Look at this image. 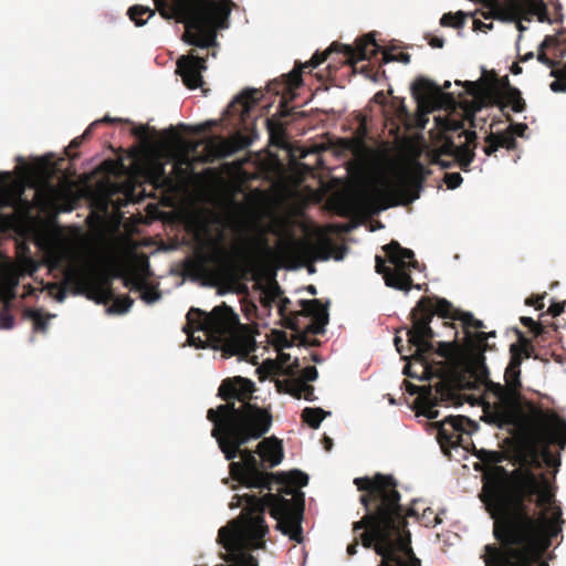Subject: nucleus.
I'll return each mask as SVG.
<instances>
[{
  "mask_svg": "<svg viewBox=\"0 0 566 566\" xmlns=\"http://www.w3.org/2000/svg\"><path fill=\"white\" fill-rule=\"evenodd\" d=\"M380 48L376 43L375 38L371 34H366L356 41V45H347L338 42H333L329 48L319 53L316 52L312 59L305 63L296 62L294 69L282 75L281 80H274L269 84V88L276 95H282L280 101L281 115L287 116L290 113L285 111L289 102L295 98L294 91L300 87L303 83L302 73L305 70H313L319 64L325 62L329 54L342 53L345 57L344 63L355 65L358 61L371 60L375 57Z\"/></svg>",
  "mask_w": 566,
  "mask_h": 566,
  "instance_id": "obj_8",
  "label": "nucleus"
},
{
  "mask_svg": "<svg viewBox=\"0 0 566 566\" xmlns=\"http://www.w3.org/2000/svg\"><path fill=\"white\" fill-rule=\"evenodd\" d=\"M256 453L266 468L279 465L284 458L282 442L275 437L264 438L260 441L256 447Z\"/></svg>",
  "mask_w": 566,
  "mask_h": 566,
  "instance_id": "obj_24",
  "label": "nucleus"
},
{
  "mask_svg": "<svg viewBox=\"0 0 566 566\" xmlns=\"http://www.w3.org/2000/svg\"><path fill=\"white\" fill-rule=\"evenodd\" d=\"M303 396L302 398H304L305 400L307 401H314L316 400V396L314 394V387L310 384H306L305 387H303Z\"/></svg>",
  "mask_w": 566,
  "mask_h": 566,
  "instance_id": "obj_61",
  "label": "nucleus"
},
{
  "mask_svg": "<svg viewBox=\"0 0 566 566\" xmlns=\"http://www.w3.org/2000/svg\"><path fill=\"white\" fill-rule=\"evenodd\" d=\"M480 379L478 375H469L474 387L483 386L485 392L495 400L485 406L484 412L490 422L499 428L516 427L521 429L534 452V459L539 467L538 451L545 460L552 457L549 447L556 444L566 448V420L553 410H544L533 403L528 405V413L521 407V357H511L505 368V385L494 382L489 377Z\"/></svg>",
  "mask_w": 566,
  "mask_h": 566,
  "instance_id": "obj_3",
  "label": "nucleus"
},
{
  "mask_svg": "<svg viewBox=\"0 0 566 566\" xmlns=\"http://www.w3.org/2000/svg\"><path fill=\"white\" fill-rule=\"evenodd\" d=\"M18 284V281H14L6 291L3 303L8 302V307H11L12 301L15 298V286Z\"/></svg>",
  "mask_w": 566,
  "mask_h": 566,
  "instance_id": "obj_59",
  "label": "nucleus"
},
{
  "mask_svg": "<svg viewBox=\"0 0 566 566\" xmlns=\"http://www.w3.org/2000/svg\"><path fill=\"white\" fill-rule=\"evenodd\" d=\"M67 277L90 286L97 295L98 303L113 301L112 306L108 308L111 313L124 314L128 312L134 304L133 298L128 295L115 296L111 277L106 274L99 273L93 276L87 273L76 271L69 273Z\"/></svg>",
  "mask_w": 566,
  "mask_h": 566,
  "instance_id": "obj_14",
  "label": "nucleus"
},
{
  "mask_svg": "<svg viewBox=\"0 0 566 566\" xmlns=\"http://www.w3.org/2000/svg\"><path fill=\"white\" fill-rule=\"evenodd\" d=\"M446 325L454 329V339L452 342H438L437 348L433 346V349L431 352L423 353L422 355H419L417 349H415V354L412 355V357L421 363L424 370L428 369L427 355H430L433 352H436L438 356L444 359H450L461 349V345L459 344L458 339L459 332L455 328L454 323H446ZM413 347L417 348V346Z\"/></svg>",
  "mask_w": 566,
  "mask_h": 566,
  "instance_id": "obj_25",
  "label": "nucleus"
},
{
  "mask_svg": "<svg viewBox=\"0 0 566 566\" xmlns=\"http://www.w3.org/2000/svg\"><path fill=\"white\" fill-rule=\"evenodd\" d=\"M297 304L300 310L290 311L291 300L284 295L281 296L277 303V312L283 321V326L292 331H298L301 318L311 317L312 322L306 326V332L312 334L324 333V327L328 324V312L321 300H300Z\"/></svg>",
  "mask_w": 566,
  "mask_h": 566,
  "instance_id": "obj_13",
  "label": "nucleus"
},
{
  "mask_svg": "<svg viewBox=\"0 0 566 566\" xmlns=\"http://www.w3.org/2000/svg\"><path fill=\"white\" fill-rule=\"evenodd\" d=\"M403 384L406 386V390L410 395H418V403L421 402V394L423 392V390L434 389V386H417L408 380H405Z\"/></svg>",
  "mask_w": 566,
  "mask_h": 566,
  "instance_id": "obj_50",
  "label": "nucleus"
},
{
  "mask_svg": "<svg viewBox=\"0 0 566 566\" xmlns=\"http://www.w3.org/2000/svg\"><path fill=\"white\" fill-rule=\"evenodd\" d=\"M297 334L293 336V338H290L287 334L284 331H273V344L274 346L281 350L283 348H290L293 346L294 340H298L300 345H307V334L306 328L302 331L300 327L298 331H295Z\"/></svg>",
  "mask_w": 566,
  "mask_h": 566,
  "instance_id": "obj_30",
  "label": "nucleus"
},
{
  "mask_svg": "<svg viewBox=\"0 0 566 566\" xmlns=\"http://www.w3.org/2000/svg\"><path fill=\"white\" fill-rule=\"evenodd\" d=\"M520 322L525 326L528 327L531 333H533L534 337L544 339V334L547 332L546 327L543 326L541 323L535 322L532 317L528 316H522L520 318Z\"/></svg>",
  "mask_w": 566,
  "mask_h": 566,
  "instance_id": "obj_38",
  "label": "nucleus"
},
{
  "mask_svg": "<svg viewBox=\"0 0 566 566\" xmlns=\"http://www.w3.org/2000/svg\"><path fill=\"white\" fill-rule=\"evenodd\" d=\"M463 86L467 93L474 97L479 96L482 91V86L479 82L467 81L463 83Z\"/></svg>",
  "mask_w": 566,
  "mask_h": 566,
  "instance_id": "obj_55",
  "label": "nucleus"
},
{
  "mask_svg": "<svg viewBox=\"0 0 566 566\" xmlns=\"http://www.w3.org/2000/svg\"><path fill=\"white\" fill-rule=\"evenodd\" d=\"M467 14L462 11H458L455 13L449 12L444 13L440 19V24L442 27H451L455 29H460L465 23Z\"/></svg>",
  "mask_w": 566,
  "mask_h": 566,
  "instance_id": "obj_36",
  "label": "nucleus"
},
{
  "mask_svg": "<svg viewBox=\"0 0 566 566\" xmlns=\"http://www.w3.org/2000/svg\"><path fill=\"white\" fill-rule=\"evenodd\" d=\"M559 44H560V42L557 36L546 35L544 38V40L542 41V43L539 44V46H541V49L554 50L553 55L555 57H562L563 53L559 49Z\"/></svg>",
  "mask_w": 566,
  "mask_h": 566,
  "instance_id": "obj_41",
  "label": "nucleus"
},
{
  "mask_svg": "<svg viewBox=\"0 0 566 566\" xmlns=\"http://www.w3.org/2000/svg\"><path fill=\"white\" fill-rule=\"evenodd\" d=\"M509 497H500L496 485H489L490 495L497 501L502 516H495L493 535L501 544L485 546V566H532L538 551L551 545V538L559 532L546 511L528 514L524 510L523 500L531 492L516 481L512 485Z\"/></svg>",
  "mask_w": 566,
  "mask_h": 566,
  "instance_id": "obj_4",
  "label": "nucleus"
},
{
  "mask_svg": "<svg viewBox=\"0 0 566 566\" xmlns=\"http://www.w3.org/2000/svg\"><path fill=\"white\" fill-rule=\"evenodd\" d=\"M507 122H510V126L506 130L513 134V136L524 137L525 132L528 129L527 125L524 123H513L512 116L510 114H504Z\"/></svg>",
  "mask_w": 566,
  "mask_h": 566,
  "instance_id": "obj_45",
  "label": "nucleus"
},
{
  "mask_svg": "<svg viewBox=\"0 0 566 566\" xmlns=\"http://www.w3.org/2000/svg\"><path fill=\"white\" fill-rule=\"evenodd\" d=\"M457 151V145L451 138H446L440 148L437 151L439 156H449L454 158Z\"/></svg>",
  "mask_w": 566,
  "mask_h": 566,
  "instance_id": "obj_47",
  "label": "nucleus"
},
{
  "mask_svg": "<svg viewBox=\"0 0 566 566\" xmlns=\"http://www.w3.org/2000/svg\"><path fill=\"white\" fill-rule=\"evenodd\" d=\"M386 258L392 268L386 265V260L376 255L375 269L382 275L385 284L395 290L409 292L412 287L420 290V284H413L411 270L418 268L412 250L402 248L398 241H390L382 247Z\"/></svg>",
  "mask_w": 566,
  "mask_h": 566,
  "instance_id": "obj_12",
  "label": "nucleus"
},
{
  "mask_svg": "<svg viewBox=\"0 0 566 566\" xmlns=\"http://www.w3.org/2000/svg\"><path fill=\"white\" fill-rule=\"evenodd\" d=\"M190 345L205 348L208 344L227 356L247 357L254 350V338L240 324L239 316L227 304L210 313L191 307L182 327Z\"/></svg>",
  "mask_w": 566,
  "mask_h": 566,
  "instance_id": "obj_7",
  "label": "nucleus"
},
{
  "mask_svg": "<svg viewBox=\"0 0 566 566\" xmlns=\"http://www.w3.org/2000/svg\"><path fill=\"white\" fill-rule=\"evenodd\" d=\"M256 523L242 526L239 522H229L219 530L218 543L229 552L226 559L232 562L231 566H259L249 552L264 547L269 527L260 518Z\"/></svg>",
  "mask_w": 566,
  "mask_h": 566,
  "instance_id": "obj_10",
  "label": "nucleus"
},
{
  "mask_svg": "<svg viewBox=\"0 0 566 566\" xmlns=\"http://www.w3.org/2000/svg\"><path fill=\"white\" fill-rule=\"evenodd\" d=\"M354 484L364 492L359 502L365 515L353 523V533L360 531L361 545L381 557L378 566H421L407 530V517L415 516L416 512L400 504L401 495L394 476L376 473L373 478H356Z\"/></svg>",
  "mask_w": 566,
  "mask_h": 566,
  "instance_id": "obj_2",
  "label": "nucleus"
},
{
  "mask_svg": "<svg viewBox=\"0 0 566 566\" xmlns=\"http://www.w3.org/2000/svg\"><path fill=\"white\" fill-rule=\"evenodd\" d=\"M359 543H361L360 533L355 535L353 542L347 546V554L354 556L357 553Z\"/></svg>",
  "mask_w": 566,
  "mask_h": 566,
  "instance_id": "obj_60",
  "label": "nucleus"
},
{
  "mask_svg": "<svg viewBox=\"0 0 566 566\" xmlns=\"http://www.w3.org/2000/svg\"><path fill=\"white\" fill-rule=\"evenodd\" d=\"M124 285L130 290H142L144 287V282L140 276L136 273L124 276L123 279Z\"/></svg>",
  "mask_w": 566,
  "mask_h": 566,
  "instance_id": "obj_48",
  "label": "nucleus"
},
{
  "mask_svg": "<svg viewBox=\"0 0 566 566\" xmlns=\"http://www.w3.org/2000/svg\"><path fill=\"white\" fill-rule=\"evenodd\" d=\"M455 321H460L462 326H463V329H464V333H465V342L468 340V333H471L470 332V328L472 327L473 328V323L475 321V317L472 315V313L470 312H463V311H459L458 315L455 316Z\"/></svg>",
  "mask_w": 566,
  "mask_h": 566,
  "instance_id": "obj_43",
  "label": "nucleus"
},
{
  "mask_svg": "<svg viewBox=\"0 0 566 566\" xmlns=\"http://www.w3.org/2000/svg\"><path fill=\"white\" fill-rule=\"evenodd\" d=\"M306 382L304 380L294 379L287 384L286 392L296 399H301L303 396V387Z\"/></svg>",
  "mask_w": 566,
  "mask_h": 566,
  "instance_id": "obj_46",
  "label": "nucleus"
},
{
  "mask_svg": "<svg viewBox=\"0 0 566 566\" xmlns=\"http://www.w3.org/2000/svg\"><path fill=\"white\" fill-rule=\"evenodd\" d=\"M495 332H475L468 333V340L464 342L467 354L465 371L469 375H478L480 379H485L488 366L485 364L484 353L490 349L488 339L495 337Z\"/></svg>",
  "mask_w": 566,
  "mask_h": 566,
  "instance_id": "obj_16",
  "label": "nucleus"
},
{
  "mask_svg": "<svg viewBox=\"0 0 566 566\" xmlns=\"http://www.w3.org/2000/svg\"><path fill=\"white\" fill-rule=\"evenodd\" d=\"M366 134H367L366 124L360 123L357 128L358 137L355 139L348 140L347 147L353 151H357L358 149H360L364 146V138H365Z\"/></svg>",
  "mask_w": 566,
  "mask_h": 566,
  "instance_id": "obj_42",
  "label": "nucleus"
},
{
  "mask_svg": "<svg viewBox=\"0 0 566 566\" xmlns=\"http://www.w3.org/2000/svg\"><path fill=\"white\" fill-rule=\"evenodd\" d=\"M492 98L493 104L500 107L503 115L506 114L504 111L507 107H511L514 113H522L526 109L521 91L510 84L507 76L504 77L501 88H494Z\"/></svg>",
  "mask_w": 566,
  "mask_h": 566,
  "instance_id": "obj_23",
  "label": "nucleus"
},
{
  "mask_svg": "<svg viewBox=\"0 0 566 566\" xmlns=\"http://www.w3.org/2000/svg\"><path fill=\"white\" fill-rule=\"evenodd\" d=\"M116 122H122V119H120V118H112V117H109V116H105L104 118H102V119H99V120H95V122H93V123H92V124H91V125H90V126L84 130V133H83L81 136L75 137V138L71 142V144L69 145V148L66 149V154H67L69 158H70L71 160H74V159H76V158L78 157V155H77V154L72 155L69 150H70V149H74V148H78V147L83 144V142H84L85 139H88V138L92 136L93 130H94V128H95L96 126H98L101 123H116Z\"/></svg>",
  "mask_w": 566,
  "mask_h": 566,
  "instance_id": "obj_31",
  "label": "nucleus"
},
{
  "mask_svg": "<svg viewBox=\"0 0 566 566\" xmlns=\"http://www.w3.org/2000/svg\"><path fill=\"white\" fill-rule=\"evenodd\" d=\"M565 305H566V301L565 302H553L547 310V314L553 317H557L564 312Z\"/></svg>",
  "mask_w": 566,
  "mask_h": 566,
  "instance_id": "obj_56",
  "label": "nucleus"
},
{
  "mask_svg": "<svg viewBox=\"0 0 566 566\" xmlns=\"http://www.w3.org/2000/svg\"><path fill=\"white\" fill-rule=\"evenodd\" d=\"M485 144L483 151L486 156L493 155L501 147L506 148L507 150H513L517 146L515 137L509 130L497 134L490 133L485 137Z\"/></svg>",
  "mask_w": 566,
  "mask_h": 566,
  "instance_id": "obj_28",
  "label": "nucleus"
},
{
  "mask_svg": "<svg viewBox=\"0 0 566 566\" xmlns=\"http://www.w3.org/2000/svg\"><path fill=\"white\" fill-rule=\"evenodd\" d=\"M546 49H541V46H538V52H537V60L545 64L546 66L551 67V70L560 61V60H556V57H549L547 54H546Z\"/></svg>",
  "mask_w": 566,
  "mask_h": 566,
  "instance_id": "obj_53",
  "label": "nucleus"
},
{
  "mask_svg": "<svg viewBox=\"0 0 566 566\" xmlns=\"http://www.w3.org/2000/svg\"><path fill=\"white\" fill-rule=\"evenodd\" d=\"M461 135H464L465 143L460 146L457 145L454 160L463 171H469L475 157L474 149L478 147V135L474 130H463Z\"/></svg>",
  "mask_w": 566,
  "mask_h": 566,
  "instance_id": "obj_26",
  "label": "nucleus"
},
{
  "mask_svg": "<svg viewBox=\"0 0 566 566\" xmlns=\"http://www.w3.org/2000/svg\"><path fill=\"white\" fill-rule=\"evenodd\" d=\"M409 180L400 178L395 182H387L384 187L375 188L373 192L363 196L364 203L375 210L380 211L402 202L408 193Z\"/></svg>",
  "mask_w": 566,
  "mask_h": 566,
  "instance_id": "obj_17",
  "label": "nucleus"
},
{
  "mask_svg": "<svg viewBox=\"0 0 566 566\" xmlns=\"http://www.w3.org/2000/svg\"><path fill=\"white\" fill-rule=\"evenodd\" d=\"M429 44L432 48L442 49L443 45H444V39L439 38V36H431L430 40H429Z\"/></svg>",
  "mask_w": 566,
  "mask_h": 566,
  "instance_id": "obj_64",
  "label": "nucleus"
},
{
  "mask_svg": "<svg viewBox=\"0 0 566 566\" xmlns=\"http://www.w3.org/2000/svg\"><path fill=\"white\" fill-rule=\"evenodd\" d=\"M546 295V292L543 294L532 295L525 300V305L534 306L537 311H541L544 308V298Z\"/></svg>",
  "mask_w": 566,
  "mask_h": 566,
  "instance_id": "obj_52",
  "label": "nucleus"
},
{
  "mask_svg": "<svg viewBox=\"0 0 566 566\" xmlns=\"http://www.w3.org/2000/svg\"><path fill=\"white\" fill-rule=\"evenodd\" d=\"M411 93L418 103H426L440 96L441 88L428 78L418 77L411 84Z\"/></svg>",
  "mask_w": 566,
  "mask_h": 566,
  "instance_id": "obj_27",
  "label": "nucleus"
},
{
  "mask_svg": "<svg viewBox=\"0 0 566 566\" xmlns=\"http://www.w3.org/2000/svg\"><path fill=\"white\" fill-rule=\"evenodd\" d=\"M457 392L452 382L448 379L440 378L434 389L423 390L421 394V402H419V413L428 419H436L439 411L436 409L442 402H451L455 399Z\"/></svg>",
  "mask_w": 566,
  "mask_h": 566,
  "instance_id": "obj_18",
  "label": "nucleus"
},
{
  "mask_svg": "<svg viewBox=\"0 0 566 566\" xmlns=\"http://www.w3.org/2000/svg\"><path fill=\"white\" fill-rule=\"evenodd\" d=\"M201 264H212L219 269H229L233 263V255L222 243V238L208 239L197 252Z\"/></svg>",
  "mask_w": 566,
  "mask_h": 566,
  "instance_id": "obj_21",
  "label": "nucleus"
},
{
  "mask_svg": "<svg viewBox=\"0 0 566 566\" xmlns=\"http://www.w3.org/2000/svg\"><path fill=\"white\" fill-rule=\"evenodd\" d=\"M10 308L8 307V302H4L0 308L1 329H11L14 326V316L10 313Z\"/></svg>",
  "mask_w": 566,
  "mask_h": 566,
  "instance_id": "obj_40",
  "label": "nucleus"
},
{
  "mask_svg": "<svg viewBox=\"0 0 566 566\" xmlns=\"http://www.w3.org/2000/svg\"><path fill=\"white\" fill-rule=\"evenodd\" d=\"M254 137H256L255 133L253 136H248L241 132L234 133L229 138L221 136L210 137L206 144V151L208 157H211V160L228 158L248 148Z\"/></svg>",
  "mask_w": 566,
  "mask_h": 566,
  "instance_id": "obj_19",
  "label": "nucleus"
},
{
  "mask_svg": "<svg viewBox=\"0 0 566 566\" xmlns=\"http://www.w3.org/2000/svg\"><path fill=\"white\" fill-rule=\"evenodd\" d=\"M410 60H411V56L408 53L400 52L398 54H394L389 51L382 52V62L384 63H389V62L396 61V62H400L403 64H409Z\"/></svg>",
  "mask_w": 566,
  "mask_h": 566,
  "instance_id": "obj_44",
  "label": "nucleus"
},
{
  "mask_svg": "<svg viewBox=\"0 0 566 566\" xmlns=\"http://www.w3.org/2000/svg\"><path fill=\"white\" fill-rule=\"evenodd\" d=\"M263 304L265 306H271V303H275L280 301L281 296L283 295V290L277 284V282H274L264 293Z\"/></svg>",
  "mask_w": 566,
  "mask_h": 566,
  "instance_id": "obj_39",
  "label": "nucleus"
},
{
  "mask_svg": "<svg viewBox=\"0 0 566 566\" xmlns=\"http://www.w3.org/2000/svg\"><path fill=\"white\" fill-rule=\"evenodd\" d=\"M437 440L443 453L451 457L450 449L463 444V434L470 436L474 422L464 416H449L436 422Z\"/></svg>",
  "mask_w": 566,
  "mask_h": 566,
  "instance_id": "obj_15",
  "label": "nucleus"
},
{
  "mask_svg": "<svg viewBox=\"0 0 566 566\" xmlns=\"http://www.w3.org/2000/svg\"><path fill=\"white\" fill-rule=\"evenodd\" d=\"M259 95L260 93L258 90H245L232 101L229 108H231L232 112H240L243 117L258 103Z\"/></svg>",
  "mask_w": 566,
  "mask_h": 566,
  "instance_id": "obj_29",
  "label": "nucleus"
},
{
  "mask_svg": "<svg viewBox=\"0 0 566 566\" xmlns=\"http://www.w3.org/2000/svg\"><path fill=\"white\" fill-rule=\"evenodd\" d=\"M177 21L186 24L184 41L188 44L208 49L216 41V27L230 14V0L201 3L200 0H171Z\"/></svg>",
  "mask_w": 566,
  "mask_h": 566,
  "instance_id": "obj_9",
  "label": "nucleus"
},
{
  "mask_svg": "<svg viewBox=\"0 0 566 566\" xmlns=\"http://www.w3.org/2000/svg\"><path fill=\"white\" fill-rule=\"evenodd\" d=\"M286 249L305 260L326 261L332 256L333 242L326 234H321L315 242L305 240L293 241Z\"/></svg>",
  "mask_w": 566,
  "mask_h": 566,
  "instance_id": "obj_20",
  "label": "nucleus"
},
{
  "mask_svg": "<svg viewBox=\"0 0 566 566\" xmlns=\"http://www.w3.org/2000/svg\"><path fill=\"white\" fill-rule=\"evenodd\" d=\"M443 180L449 189H455L461 185L463 179L459 172H447Z\"/></svg>",
  "mask_w": 566,
  "mask_h": 566,
  "instance_id": "obj_51",
  "label": "nucleus"
},
{
  "mask_svg": "<svg viewBox=\"0 0 566 566\" xmlns=\"http://www.w3.org/2000/svg\"><path fill=\"white\" fill-rule=\"evenodd\" d=\"M273 483L280 485L277 493L269 491L262 497L255 494L235 495L238 503L245 502V506L238 518L231 522H239L242 526L252 525L264 520V512L269 510L270 515L277 521L276 530L290 537V539L302 543L303 530L302 520L304 513V493L296 490L308 483V476L300 470L274 473Z\"/></svg>",
  "mask_w": 566,
  "mask_h": 566,
  "instance_id": "obj_5",
  "label": "nucleus"
},
{
  "mask_svg": "<svg viewBox=\"0 0 566 566\" xmlns=\"http://www.w3.org/2000/svg\"><path fill=\"white\" fill-rule=\"evenodd\" d=\"M551 75L555 77L549 85L551 90L555 93L566 92V63L559 61L551 70Z\"/></svg>",
  "mask_w": 566,
  "mask_h": 566,
  "instance_id": "obj_33",
  "label": "nucleus"
},
{
  "mask_svg": "<svg viewBox=\"0 0 566 566\" xmlns=\"http://www.w3.org/2000/svg\"><path fill=\"white\" fill-rule=\"evenodd\" d=\"M517 334V343H514L510 346L511 357H520L521 353L524 350V347L531 348L533 346L532 340L527 338L521 331H516Z\"/></svg>",
  "mask_w": 566,
  "mask_h": 566,
  "instance_id": "obj_37",
  "label": "nucleus"
},
{
  "mask_svg": "<svg viewBox=\"0 0 566 566\" xmlns=\"http://www.w3.org/2000/svg\"><path fill=\"white\" fill-rule=\"evenodd\" d=\"M207 70V57L196 55H181L177 61V73L181 76L184 84L195 90L202 85V72Z\"/></svg>",
  "mask_w": 566,
  "mask_h": 566,
  "instance_id": "obj_22",
  "label": "nucleus"
},
{
  "mask_svg": "<svg viewBox=\"0 0 566 566\" xmlns=\"http://www.w3.org/2000/svg\"><path fill=\"white\" fill-rule=\"evenodd\" d=\"M318 377V371L315 366H307L302 370V378L300 380H304L306 384L308 381H314Z\"/></svg>",
  "mask_w": 566,
  "mask_h": 566,
  "instance_id": "obj_54",
  "label": "nucleus"
},
{
  "mask_svg": "<svg viewBox=\"0 0 566 566\" xmlns=\"http://www.w3.org/2000/svg\"><path fill=\"white\" fill-rule=\"evenodd\" d=\"M139 291L142 292V298L146 303H154L160 298V293L156 289L147 286L145 283L144 287Z\"/></svg>",
  "mask_w": 566,
  "mask_h": 566,
  "instance_id": "obj_49",
  "label": "nucleus"
},
{
  "mask_svg": "<svg viewBox=\"0 0 566 566\" xmlns=\"http://www.w3.org/2000/svg\"><path fill=\"white\" fill-rule=\"evenodd\" d=\"M474 455L489 469L482 475L481 501L486 505L492 517L502 516L501 505L490 495L489 485H496L500 497H509L512 485L520 481L525 492H531L523 500L524 510L532 514L531 505L535 504L541 511L552 507L555 502V491L549 478L545 473H535L530 468H518L509 472L504 467L500 465L506 460V455L502 451H493L486 449L478 450ZM523 490V488L521 489Z\"/></svg>",
  "mask_w": 566,
  "mask_h": 566,
  "instance_id": "obj_6",
  "label": "nucleus"
},
{
  "mask_svg": "<svg viewBox=\"0 0 566 566\" xmlns=\"http://www.w3.org/2000/svg\"><path fill=\"white\" fill-rule=\"evenodd\" d=\"M213 125V123H206V124H201V125H198L196 127H190V126H187L185 124H180L179 125V128L184 132H192L195 134H200V133H203L206 132L208 128H210L211 126Z\"/></svg>",
  "mask_w": 566,
  "mask_h": 566,
  "instance_id": "obj_57",
  "label": "nucleus"
},
{
  "mask_svg": "<svg viewBox=\"0 0 566 566\" xmlns=\"http://www.w3.org/2000/svg\"><path fill=\"white\" fill-rule=\"evenodd\" d=\"M329 411H325L322 408H311L306 407L303 409L301 418L313 429H318L322 421L329 416Z\"/></svg>",
  "mask_w": 566,
  "mask_h": 566,
  "instance_id": "obj_32",
  "label": "nucleus"
},
{
  "mask_svg": "<svg viewBox=\"0 0 566 566\" xmlns=\"http://www.w3.org/2000/svg\"><path fill=\"white\" fill-rule=\"evenodd\" d=\"M535 12L538 17V21L541 22H549V17H548V12H547V7L544 2H539L538 4H536L535 7Z\"/></svg>",
  "mask_w": 566,
  "mask_h": 566,
  "instance_id": "obj_58",
  "label": "nucleus"
},
{
  "mask_svg": "<svg viewBox=\"0 0 566 566\" xmlns=\"http://www.w3.org/2000/svg\"><path fill=\"white\" fill-rule=\"evenodd\" d=\"M266 127L271 135L275 134L276 130L281 129L280 123L274 118H266Z\"/></svg>",
  "mask_w": 566,
  "mask_h": 566,
  "instance_id": "obj_63",
  "label": "nucleus"
},
{
  "mask_svg": "<svg viewBox=\"0 0 566 566\" xmlns=\"http://www.w3.org/2000/svg\"><path fill=\"white\" fill-rule=\"evenodd\" d=\"M254 382L243 377L222 380L218 396L226 401L207 411V419L213 423L211 436L216 439L226 460L231 461L229 471L232 480L247 488L272 491L274 473L263 470L256 451L242 449L251 440L263 437L271 428V413L251 403Z\"/></svg>",
  "mask_w": 566,
  "mask_h": 566,
  "instance_id": "obj_1",
  "label": "nucleus"
},
{
  "mask_svg": "<svg viewBox=\"0 0 566 566\" xmlns=\"http://www.w3.org/2000/svg\"><path fill=\"white\" fill-rule=\"evenodd\" d=\"M24 316L33 321V329L35 332L45 333L48 331V321L51 318V315H43L42 312L36 308H27Z\"/></svg>",
  "mask_w": 566,
  "mask_h": 566,
  "instance_id": "obj_34",
  "label": "nucleus"
},
{
  "mask_svg": "<svg viewBox=\"0 0 566 566\" xmlns=\"http://www.w3.org/2000/svg\"><path fill=\"white\" fill-rule=\"evenodd\" d=\"M441 157L442 156L436 155L433 157V159H432V163L440 165L441 168H444V169L446 168H451L454 165V163H455L454 158H452V160H444Z\"/></svg>",
  "mask_w": 566,
  "mask_h": 566,
  "instance_id": "obj_62",
  "label": "nucleus"
},
{
  "mask_svg": "<svg viewBox=\"0 0 566 566\" xmlns=\"http://www.w3.org/2000/svg\"><path fill=\"white\" fill-rule=\"evenodd\" d=\"M127 13L130 20L136 23V25L142 27L146 23L147 19L155 14V11L149 7L136 4L130 7Z\"/></svg>",
  "mask_w": 566,
  "mask_h": 566,
  "instance_id": "obj_35",
  "label": "nucleus"
},
{
  "mask_svg": "<svg viewBox=\"0 0 566 566\" xmlns=\"http://www.w3.org/2000/svg\"><path fill=\"white\" fill-rule=\"evenodd\" d=\"M451 302L438 296L421 297L410 313L412 326L407 329L408 343L417 346L419 355L433 349L432 339L436 336L430 323L434 315L455 321L459 313Z\"/></svg>",
  "mask_w": 566,
  "mask_h": 566,
  "instance_id": "obj_11",
  "label": "nucleus"
}]
</instances>
